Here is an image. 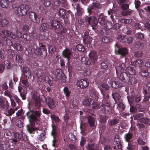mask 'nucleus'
Masks as SVG:
<instances>
[{"instance_id":"f257e3e1","label":"nucleus","mask_w":150,"mask_h":150,"mask_svg":"<svg viewBox=\"0 0 150 150\" xmlns=\"http://www.w3.org/2000/svg\"><path fill=\"white\" fill-rule=\"evenodd\" d=\"M29 9V6L25 4L20 5L15 11V13L19 16H23L25 15Z\"/></svg>"},{"instance_id":"f03ea898","label":"nucleus","mask_w":150,"mask_h":150,"mask_svg":"<svg viewBox=\"0 0 150 150\" xmlns=\"http://www.w3.org/2000/svg\"><path fill=\"white\" fill-rule=\"evenodd\" d=\"M40 114L41 112L39 110H36L34 112L30 111L27 113V116L29 117L30 122L38 120V117L40 116Z\"/></svg>"},{"instance_id":"7ed1b4c3","label":"nucleus","mask_w":150,"mask_h":150,"mask_svg":"<svg viewBox=\"0 0 150 150\" xmlns=\"http://www.w3.org/2000/svg\"><path fill=\"white\" fill-rule=\"evenodd\" d=\"M85 21L86 22H88L93 29L94 27H95L98 23L97 18L94 17H86L85 18Z\"/></svg>"},{"instance_id":"20e7f679","label":"nucleus","mask_w":150,"mask_h":150,"mask_svg":"<svg viewBox=\"0 0 150 150\" xmlns=\"http://www.w3.org/2000/svg\"><path fill=\"white\" fill-rule=\"evenodd\" d=\"M127 98L129 103L131 105L130 111L132 112L131 105L134 104L135 101L136 102L140 101L141 99V98L139 96L136 95L131 98H129L128 97Z\"/></svg>"},{"instance_id":"39448f33","label":"nucleus","mask_w":150,"mask_h":150,"mask_svg":"<svg viewBox=\"0 0 150 150\" xmlns=\"http://www.w3.org/2000/svg\"><path fill=\"white\" fill-rule=\"evenodd\" d=\"M91 97L92 99H88L84 100L82 102V103L83 105L86 106H88L91 105V104L93 100H97L98 99V98L97 96L94 94H92L91 95Z\"/></svg>"},{"instance_id":"423d86ee","label":"nucleus","mask_w":150,"mask_h":150,"mask_svg":"<svg viewBox=\"0 0 150 150\" xmlns=\"http://www.w3.org/2000/svg\"><path fill=\"white\" fill-rule=\"evenodd\" d=\"M33 101L35 102V105L37 107L40 106V95L37 92H35L32 95Z\"/></svg>"},{"instance_id":"0eeeda50","label":"nucleus","mask_w":150,"mask_h":150,"mask_svg":"<svg viewBox=\"0 0 150 150\" xmlns=\"http://www.w3.org/2000/svg\"><path fill=\"white\" fill-rule=\"evenodd\" d=\"M88 83L86 79H81L79 80L77 82V86L81 88H86L88 85Z\"/></svg>"},{"instance_id":"6e6552de","label":"nucleus","mask_w":150,"mask_h":150,"mask_svg":"<svg viewBox=\"0 0 150 150\" xmlns=\"http://www.w3.org/2000/svg\"><path fill=\"white\" fill-rule=\"evenodd\" d=\"M125 67V65L124 63H122L120 65L117 64L115 67L116 70V73L117 75H118L121 73L124 72L123 71Z\"/></svg>"},{"instance_id":"1a4fd4ad","label":"nucleus","mask_w":150,"mask_h":150,"mask_svg":"<svg viewBox=\"0 0 150 150\" xmlns=\"http://www.w3.org/2000/svg\"><path fill=\"white\" fill-rule=\"evenodd\" d=\"M51 26L53 28L55 29H61L62 28V25L60 21H52L51 22Z\"/></svg>"},{"instance_id":"9d476101","label":"nucleus","mask_w":150,"mask_h":150,"mask_svg":"<svg viewBox=\"0 0 150 150\" xmlns=\"http://www.w3.org/2000/svg\"><path fill=\"white\" fill-rule=\"evenodd\" d=\"M83 38L84 42L86 44L89 45L91 44L92 39L89 35H88L87 32H86L84 33Z\"/></svg>"},{"instance_id":"9b49d317","label":"nucleus","mask_w":150,"mask_h":150,"mask_svg":"<svg viewBox=\"0 0 150 150\" xmlns=\"http://www.w3.org/2000/svg\"><path fill=\"white\" fill-rule=\"evenodd\" d=\"M89 56L91 61L93 63H95L97 61L98 58L97 53L95 51H92L89 53Z\"/></svg>"},{"instance_id":"f8f14e48","label":"nucleus","mask_w":150,"mask_h":150,"mask_svg":"<svg viewBox=\"0 0 150 150\" xmlns=\"http://www.w3.org/2000/svg\"><path fill=\"white\" fill-rule=\"evenodd\" d=\"M122 37L124 38L125 36L124 35H119L118 37V39L121 41L122 42L130 43L132 42L133 38L132 37H130L127 38H124V39H122Z\"/></svg>"},{"instance_id":"ddd939ff","label":"nucleus","mask_w":150,"mask_h":150,"mask_svg":"<svg viewBox=\"0 0 150 150\" xmlns=\"http://www.w3.org/2000/svg\"><path fill=\"white\" fill-rule=\"evenodd\" d=\"M23 75L26 79L30 78L31 77V72L28 67L23 68Z\"/></svg>"},{"instance_id":"4468645a","label":"nucleus","mask_w":150,"mask_h":150,"mask_svg":"<svg viewBox=\"0 0 150 150\" xmlns=\"http://www.w3.org/2000/svg\"><path fill=\"white\" fill-rule=\"evenodd\" d=\"M108 82L111 84L112 87L115 88H118L122 86L120 83L117 81H113L112 79H110Z\"/></svg>"},{"instance_id":"2eb2a0df","label":"nucleus","mask_w":150,"mask_h":150,"mask_svg":"<svg viewBox=\"0 0 150 150\" xmlns=\"http://www.w3.org/2000/svg\"><path fill=\"white\" fill-rule=\"evenodd\" d=\"M70 13V11H66L64 9H60L58 11V15L59 16L67 18L68 17L69 13Z\"/></svg>"},{"instance_id":"dca6fc26","label":"nucleus","mask_w":150,"mask_h":150,"mask_svg":"<svg viewBox=\"0 0 150 150\" xmlns=\"http://www.w3.org/2000/svg\"><path fill=\"white\" fill-rule=\"evenodd\" d=\"M62 55L64 57L67 59L68 61L69 59L72 55V53L70 49L66 48L63 51Z\"/></svg>"},{"instance_id":"f3484780","label":"nucleus","mask_w":150,"mask_h":150,"mask_svg":"<svg viewBox=\"0 0 150 150\" xmlns=\"http://www.w3.org/2000/svg\"><path fill=\"white\" fill-rule=\"evenodd\" d=\"M29 18L34 23H38V21L37 20V16L35 13L33 12H30L28 14Z\"/></svg>"},{"instance_id":"a211bd4d","label":"nucleus","mask_w":150,"mask_h":150,"mask_svg":"<svg viewBox=\"0 0 150 150\" xmlns=\"http://www.w3.org/2000/svg\"><path fill=\"white\" fill-rule=\"evenodd\" d=\"M45 100L47 105L49 108H53L55 107V104L52 98L48 97L45 99Z\"/></svg>"},{"instance_id":"6ab92c4d","label":"nucleus","mask_w":150,"mask_h":150,"mask_svg":"<svg viewBox=\"0 0 150 150\" xmlns=\"http://www.w3.org/2000/svg\"><path fill=\"white\" fill-rule=\"evenodd\" d=\"M125 73L129 76H133L135 73V71L133 68L130 67H127Z\"/></svg>"},{"instance_id":"aec40b11","label":"nucleus","mask_w":150,"mask_h":150,"mask_svg":"<svg viewBox=\"0 0 150 150\" xmlns=\"http://www.w3.org/2000/svg\"><path fill=\"white\" fill-rule=\"evenodd\" d=\"M114 141L117 144L118 148L121 149L122 146L120 143L121 139L120 136L117 134L115 135V136Z\"/></svg>"},{"instance_id":"412c9836","label":"nucleus","mask_w":150,"mask_h":150,"mask_svg":"<svg viewBox=\"0 0 150 150\" xmlns=\"http://www.w3.org/2000/svg\"><path fill=\"white\" fill-rule=\"evenodd\" d=\"M102 21L100 22L101 23H104V26L107 29H110L112 27V25L111 23L110 22H107L105 23V20L104 19L102 18Z\"/></svg>"},{"instance_id":"4be33fe9","label":"nucleus","mask_w":150,"mask_h":150,"mask_svg":"<svg viewBox=\"0 0 150 150\" xmlns=\"http://www.w3.org/2000/svg\"><path fill=\"white\" fill-rule=\"evenodd\" d=\"M1 98H0V107L1 109H6L8 107V103L7 100L5 101L2 102L1 100Z\"/></svg>"},{"instance_id":"5701e85b","label":"nucleus","mask_w":150,"mask_h":150,"mask_svg":"<svg viewBox=\"0 0 150 150\" xmlns=\"http://www.w3.org/2000/svg\"><path fill=\"white\" fill-rule=\"evenodd\" d=\"M138 120H139L141 122L144 123L145 124L147 123L148 119L147 118L143 117L142 114H139L138 115Z\"/></svg>"},{"instance_id":"b1692460","label":"nucleus","mask_w":150,"mask_h":150,"mask_svg":"<svg viewBox=\"0 0 150 150\" xmlns=\"http://www.w3.org/2000/svg\"><path fill=\"white\" fill-rule=\"evenodd\" d=\"M109 104L107 103H103L102 104V106L103 108V110L105 113H107L109 112Z\"/></svg>"},{"instance_id":"393cba45","label":"nucleus","mask_w":150,"mask_h":150,"mask_svg":"<svg viewBox=\"0 0 150 150\" xmlns=\"http://www.w3.org/2000/svg\"><path fill=\"white\" fill-rule=\"evenodd\" d=\"M88 122L91 127H94L95 126V122L93 117L89 116L88 118Z\"/></svg>"},{"instance_id":"a878e982","label":"nucleus","mask_w":150,"mask_h":150,"mask_svg":"<svg viewBox=\"0 0 150 150\" xmlns=\"http://www.w3.org/2000/svg\"><path fill=\"white\" fill-rule=\"evenodd\" d=\"M119 54L122 56H125L128 53V50L126 48H123L119 49L118 51Z\"/></svg>"},{"instance_id":"bb28decb","label":"nucleus","mask_w":150,"mask_h":150,"mask_svg":"<svg viewBox=\"0 0 150 150\" xmlns=\"http://www.w3.org/2000/svg\"><path fill=\"white\" fill-rule=\"evenodd\" d=\"M97 145L94 144L91 145L88 144V146H86V148L89 150H97Z\"/></svg>"},{"instance_id":"cd10ccee","label":"nucleus","mask_w":150,"mask_h":150,"mask_svg":"<svg viewBox=\"0 0 150 150\" xmlns=\"http://www.w3.org/2000/svg\"><path fill=\"white\" fill-rule=\"evenodd\" d=\"M128 76L130 77L129 79V81L132 85H134L137 83V80L134 77H133V76Z\"/></svg>"},{"instance_id":"c85d7f7f","label":"nucleus","mask_w":150,"mask_h":150,"mask_svg":"<svg viewBox=\"0 0 150 150\" xmlns=\"http://www.w3.org/2000/svg\"><path fill=\"white\" fill-rule=\"evenodd\" d=\"M96 100H93L91 104V105H92V107L94 109H98L100 108V105L96 101Z\"/></svg>"},{"instance_id":"c756f323","label":"nucleus","mask_w":150,"mask_h":150,"mask_svg":"<svg viewBox=\"0 0 150 150\" xmlns=\"http://www.w3.org/2000/svg\"><path fill=\"white\" fill-rule=\"evenodd\" d=\"M76 8L77 10V12L78 16H81L82 14V8H81L79 4H76Z\"/></svg>"},{"instance_id":"7c9ffc66","label":"nucleus","mask_w":150,"mask_h":150,"mask_svg":"<svg viewBox=\"0 0 150 150\" xmlns=\"http://www.w3.org/2000/svg\"><path fill=\"white\" fill-rule=\"evenodd\" d=\"M100 7V6L99 4L98 3H95L93 4L91 6H90L88 8V11L89 10L93 9H96L97 8Z\"/></svg>"},{"instance_id":"2f4dec72","label":"nucleus","mask_w":150,"mask_h":150,"mask_svg":"<svg viewBox=\"0 0 150 150\" xmlns=\"http://www.w3.org/2000/svg\"><path fill=\"white\" fill-rule=\"evenodd\" d=\"M81 61L82 63L86 64L89 65L91 64V62L88 58L85 57H82L81 59Z\"/></svg>"},{"instance_id":"473e14b6","label":"nucleus","mask_w":150,"mask_h":150,"mask_svg":"<svg viewBox=\"0 0 150 150\" xmlns=\"http://www.w3.org/2000/svg\"><path fill=\"white\" fill-rule=\"evenodd\" d=\"M18 91L20 93V94L22 99L25 100V93H22L21 92V87L20 86H19L18 87Z\"/></svg>"},{"instance_id":"72a5a7b5","label":"nucleus","mask_w":150,"mask_h":150,"mask_svg":"<svg viewBox=\"0 0 150 150\" xmlns=\"http://www.w3.org/2000/svg\"><path fill=\"white\" fill-rule=\"evenodd\" d=\"M47 24L46 23H43L40 28V31L43 32L47 30Z\"/></svg>"},{"instance_id":"f704fd0d","label":"nucleus","mask_w":150,"mask_h":150,"mask_svg":"<svg viewBox=\"0 0 150 150\" xmlns=\"http://www.w3.org/2000/svg\"><path fill=\"white\" fill-rule=\"evenodd\" d=\"M112 95L115 101L118 100L120 98V96L119 94L117 93H113L112 94Z\"/></svg>"},{"instance_id":"c9c22d12","label":"nucleus","mask_w":150,"mask_h":150,"mask_svg":"<svg viewBox=\"0 0 150 150\" xmlns=\"http://www.w3.org/2000/svg\"><path fill=\"white\" fill-rule=\"evenodd\" d=\"M118 108L119 110H124L125 108L124 104L122 103H118Z\"/></svg>"},{"instance_id":"e433bc0d","label":"nucleus","mask_w":150,"mask_h":150,"mask_svg":"<svg viewBox=\"0 0 150 150\" xmlns=\"http://www.w3.org/2000/svg\"><path fill=\"white\" fill-rule=\"evenodd\" d=\"M143 62L142 59H138L136 60L134 62L135 66L136 67H140L141 66Z\"/></svg>"},{"instance_id":"4c0bfd02","label":"nucleus","mask_w":150,"mask_h":150,"mask_svg":"<svg viewBox=\"0 0 150 150\" xmlns=\"http://www.w3.org/2000/svg\"><path fill=\"white\" fill-rule=\"evenodd\" d=\"M38 72L37 74H35L33 75L34 77H36L37 78V80L39 81H42V79H43V77L42 76H40V74Z\"/></svg>"},{"instance_id":"58836bf2","label":"nucleus","mask_w":150,"mask_h":150,"mask_svg":"<svg viewBox=\"0 0 150 150\" xmlns=\"http://www.w3.org/2000/svg\"><path fill=\"white\" fill-rule=\"evenodd\" d=\"M23 133V131H21L19 132H15L14 133V135L15 137L18 139H20L22 138L21 136V133Z\"/></svg>"},{"instance_id":"ea45409f","label":"nucleus","mask_w":150,"mask_h":150,"mask_svg":"<svg viewBox=\"0 0 150 150\" xmlns=\"http://www.w3.org/2000/svg\"><path fill=\"white\" fill-rule=\"evenodd\" d=\"M64 92L67 98L70 95L71 92L68 88L67 87H64Z\"/></svg>"},{"instance_id":"a19ab883","label":"nucleus","mask_w":150,"mask_h":150,"mask_svg":"<svg viewBox=\"0 0 150 150\" xmlns=\"http://www.w3.org/2000/svg\"><path fill=\"white\" fill-rule=\"evenodd\" d=\"M0 4L1 6L3 8L8 6V3L5 0H1L0 2Z\"/></svg>"},{"instance_id":"79ce46f5","label":"nucleus","mask_w":150,"mask_h":150,"mask_svg":"<svg viewBox=\"0 0 150 150\" xmlns=\"http://www.w3.org/2000/svg\"><path fill=\"white\" fill-rule=\"evenodd\" d=\"M4 94L8 97L10 99H11V98L13 97V95L11 92L8 90L4 92Z\"/></svg>"},{"instance_id":"37998d69","label":"nucleus","mask_w":150,"mask_h":150,"mask_svg":"<svg viewBox=\"0 0 150 150\" xmlns=\"http://www.w3.org/2000/svg\"><path fill=\"white\" fill-rule=\"evenodd\" d=\"M125 73H124V72L120 73V75L119 77V79L124 82H127V80H126L125 79V77L124 76V75H125Z\"/></svg>"},{"instance_id":"c03bdc74","label":"nucleus","mask_w":150,"mask_h":150,"mask_svg":"<svg viewBox=\"0 0 150 150\" xmlns=\"http://www.w3.org/2000/svg\"><path fill=\"white\" fill-rule=\"evenodd\" d=\"M49 51L51 54L53 53L56 50L55 47L52 45H49Z\"/></svg>"},{"instance_id":"a18cd8bd","label":"nucleus","mask_w":150,"mask_h":150,"mask_svg":"<svg viewBox=\"0 0 150 150\" xmlns=\"http://www.w3.org/2000/svg\"><path fill=\"white\" fill-rule=\"evenodd\" d=\"M51 117L52 120L55 121V122H58L59 121V119L58 117L54 115H52Z\"/></svg>"},{"instance_id":"49530a36","label":"nucleus","mask_w":150,"mask_h":150,"mask_svg":"<svg viewBox=\"0 0 150 150\" xmlns=\"http://www.w3.org/2000/svg\"><path fill=\"white\" fill-rule=\"evenodd\" d=\"M108 62L107 61H104L101 64V67L103 69H105L108 67Z\"/></svg>"},{"instance_id":"de8ad7c7","label":"nucleus","mask_w":150,"mask_h":150,"mask_svg":"<svg viewBox=\"0 0 150 150\" xmlns=\"http://www.w3.org/2000/svg\"><path fill=\"white\" fill-rule=\"evenodd\" d=\"M14 112L15 110L11 108L7 112L5 113V114L7 116H10L14 113Z\"/></svg>"},{"instance_id":"09e8293b","label":"nucleus","mask_w":150,"mask_h":150,"mask_svg":"<svg viewBox=\"0 0 150 150\" xmlns=\"http://www.w3.org/2000/svg\"><path fill=\"white\" fill-rule=\"evenodd\" d=\"M132 135L130 133H129L126 134L125 138L127 141H128L132 138Z\"/></svg>"},{"instance_id":"8fccbe9b","label":"nucleus","mask_w":150,"mask_h":150,"mask_svg":"<svg viewBox=\"0 0 150 150\" xmlns=\"http://www.w3.org/2000/svg\"><path fill=\"white\" fill-rule=\"evenodd\" d=\"M57 127L55 125H52V135L54 137L57 133Z\"/></svg>"},{"instance_id":"3c124183","label":"nucleus","mask_w":150,"mask_h":150,"mask_svg":"<svg viewBox=\"0 0 150 150\" xmlns=\"http://www.w3.org/2000/svg\"><path fill=\"white\" fill-rule=\"evenodd\" d=\"M7 69H10L12 68V64L8 61H6L5 63Z\"/></svg>"},{"instance_id":"603ef678","label":"nucleus","mask_w":150,"mask_h":150,"mask_svg":"<svg viewBox=\"0 0 150 150\" xmlns=\"http://www.w3.org/2000/svg\"><path fill=\"white\" fill-rule=\"evenodd\" d=\"M140 74L143 77H146L148 75V71H147L146 70H143L140 73Z\"/></svg>"},{"instance_id":"864d4df0","label":"nucleus","mask_w":150,"mask_h":150,"mask_svg":"<svg viewBox=\"0 0 150 150\" xmlns=\"http://www.w3.org/2000/svg\"><path fill=\"white\" fill-rule=\"evenodd\" d=\"M127 150H134V146L132 145L131 143L128 142V147H127Z\"/></svg>"},{"instance_id":"5fc2aeb1","label":"nucleus","mask_w":150,"mask_h":150,"mask_svg":"<svg viewBox=\"0 0 150 150\" xmlns=\"http://www.w3.org/2000/svg\"><path fill=\"white\" fill-rule=\"evenodd\" d=\"M42 2L46 6H49L50 4V2L49 0H43Z\"/></svg>"},{"instance_id":"6e6d98bb","label":"nucleus","mask_w":150,"mask_h":150,"mask_svg":"<svg viewBox=\"0 0 150 150\" xmlns=\"http://www.w3.org/2000/svg\"><path fill=\"white\" fill-rule=\"evenodd\" d=\"M40 49L41 54L43 52H44L45 54L46 53L47 50L46 48L45 47L44 45H42L40 48Z\"/></svg>"},{"instance_id":"4d7b16f0","label":"nucleus","mask_w":150,"mask_h":150,"mask_svg":"<svg viewBox=\"0 0 150 150\" xmlns=\"http://www.w3.org/2000/svg\"><path fill=\"white\" fill-rule=\"evenodd\" d=\"M76 48L79 51H83L84 50V48L81 45H78L76 46Z\"/></svg>"},{"instance_id":"13d9d810","label":"nucleus","mask_w":150,"mask_h":150,"mask_svg":"<svg viewBox=\"0 0 150 150\" xmlns=\"http://www.w3.org/2000/svg\"><path fill=\"white\" fill-rule=\"evenodd\" d=\"M118 123V121L116 119H113L111 120L109 122V124L110 126L114 125Z\"/></svg>"},{"instance_id":"bf43d9fd","label":"nucleus","mask_w":150,"mask_h":150,"mask_svg":"<svg viewBox=\"0 0 150 150\" xmlns=\"http://www.w3.org/2000/svg\"><path fill=\"white\" fill-rule=\"evenodd\" d=\"M102 40L103 42H104L108 43L110 42L111 40L109 38L105 37L103 38Z\"/></svg>"},{"instance_id":"052dcab7","label":"nucleus","mask_w":150,"mask_h":150,"mask_svg":"<svg viewBox=\"0 0 150 150\" xmlns=\"http://www.w3.org/2000/svg\"><path fill=\"white\" fill-rule=\"evenodd\" d=\"M136 37L137 38L142 39L144 37V35L141 33H138L136 35Z\"/></svg>"},{"instance_id":"680f3d73","label":"nucleus","mask_w":150,"mask_h":150,"mask_svg":"<svg viewBox=\"0 0 150 150\" xmlns=\"http://www.w3.org/2000/svg\"><path fill=\"white\" fill-rule=\"evenodd\" d=\"M16 61L18 63H21L22 61L21 57L19 54H17L16 56Z\"/></svg>"},{"instance_id":"e2e57ef3","label":"nucleus","mask_w":150,"mask_h":150,"mask_svg":"<svg viewBox=\"0 0 150 150\" xmlns=\"http://www.w3.org/2000/svg\"><path fill=\"white\" fill-rule=\"evenodd\" d=\"M14 47L18 50H21V47L20 45L18 43H16L14 45Z\"/></svg>"},{"instance_id":"0e129e2a","label":"nucleus","mask_w":150,"mask_h":150,"mask_svg":"<svg viewBox=\"0 0 150 150\" xmlns=\"http://www.w3.org/2000/svg\"><path fill=\"white\" fill-rule=\"evenodd\" d=\"M3 35H4L7 37H9V32L6 30H3L2 31Z\"/></svg>"},{"instance_id":"69168bd1","label":"nucleus","mask_w":150,"mask_h":150,"mask_svg":"<svg viewBox=\"0 0 150 150\" xmlns=\"http://www.w3.org/2000/svg\"><path fill=\"white\" fill-rule=\"evenodd\" d=\"M138 142L139 144L141 145H143L146 144V142L144 141L141 138L138 140Z\"/></svg>"},{"instance_id":"338daca9","label":"nucleus","mask_w":150,"mask_h":150,"mask_svg":"<svg viewBox=\"0 0 150 150\" xmlns=\"http://www.w3.org/2000/svg\"><path fill=\"white\" fill-rule=\"evenodd\" d=\"M21 136H22V138L21 139V140L22 141L23 140H25V139H27V136L26 135V134L24 133L23 132V133H21Z\"/></svg>"},{"instance_id":"774afa93","label":"nucleus","mask_w":150,"mask_h":150,"mask_svg":"<svg viewBox=\"0 0 150 150\" xmlns=\"http://www.w3.org/2000/svg\"><path fill=\"white\" fill-rule=\"evenodd\" d=\"M102 87L105 89L108 90L109 89V87L108 85L105 83H103L102 84Z\"/></svg>"}]
</instances>
